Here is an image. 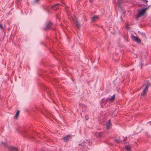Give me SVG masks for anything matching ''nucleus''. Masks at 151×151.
Returning a JSON list of instances; mask_svg holds the SVG:
<instances>
[{"label": "nucleus", "instance_id": "f257e3e1", "mask_svg": "<svg viewBox=\"0 0 151 151\" xmlns=\"http://www.w3.org/2000/svg\"><path fill=\"white\" fill-rule=\"evenodd\" d=\"M150 86V83L148 81H146L145 84L142 87V88H144L143 92L142 93L141 96H144L147 94V92L148 90V88Z\"/></svg>", "mask_w": 151, "mask_h": 151}, {"label": "nucleus", "instance_id": "6e6552de", "mask_svg": "<svg viewBox=\"0 0 151 151\" xmlns=\"http://www.w3.org/2000/svg\"><path fill=\"white\" fill-rule=\"evenodd\" d=\"M107 100L105 99H102L101 100V106L103 107L104 105H105L107 103Z\"/></svg>", "mask_w": 151, "mask_h": 151}, {"label": "nucleus", "instance_id": "4468645a", "mask_svg": "<svg viewBox=\"0 0 151 151\" xmlns=\"http://www.w3.org/2000/svg\"><path fill=\"white\" fill-rule=\"evenodd\" d=\"M2 145L4 147H7L8 149H9V147L10 146L8 145L5 142H1Z\"/></svg>", "mask_w": 151, "mask_h": 151}, {"label": "nucleus", "instance_id": "39448f33", "mask_svg": "<svg viewBox=\"0 0 151 151\" xmlns=\"http://www.w3.org/2000/svg\"><path fill=\"white\" fill-rule=\"evenodd\" d=\"M120 142L122 143H125V142L127 139L126 137H124V136H119Z\"/></svg>", "mask_w": 151, "mask_h": 151}, {"label": "nucleus", "instance_id": "423d86ee", "mask_svg": "<svg viewBox=\"0 0 151 151\" xmlns=\"http://www.w3.org/2000/svg\"><path fill=\"white\" fill-rule=\"evenodd\" d=\"M133 40H134L137 43H139L141 42V40L136 37L133 36L132 37Z\"/></svg>", "mask_w": 151, "mask_h": 151}, {"label": "nucleus", "instance_id": "9d476101", "mask_svg": "<svg viewBox=\"0 0 151 151\" xmlns=\"http://www.w3.org/2000/svg\"><path fill=\"white\" fill-rule=\"evenodd\" d=\"M119 139V136H117L114 138V141L116 143H120Z\"/></svg>", "mask_w": 151, "mask_h": 151}, {"label": "nucleus", "instance_id": "f03ea898", "mask_svg": "<svg viewBox=\"0 0 151 151\" xmlns=\"http://www.w3.org/2000/svg\"><path fill=\"white\" fill-rule=\"evenodd\" d=\"M149 6L145 8H142L141 10L139 11L137 16L136 18H138L141 16H143L145 12L147 9L149 8Z\"/></svg>", "mask_w": 151, "mask_h": 151}, {"label": "nucleus", "instance_id": "f3484780", "mask_svg": "<svg viewBox=\"0 0 151 151\" xmlns=\"http://www.w3.org/2000/svg\"><path fill=\"white\" fill-rule=\"evenodd\" d=\"M126 149L128 151H129L131 149V147L129 146H127L125 147Z\"/></svg>", "mask_w": 151, "mask_h": 151}, {"label": "nucleus", "instance_id": "7ed1b4c3", "mask_svg": "<svg viewBox=\"0 0 151 151\" xmlns=\"http://www.w3.org/2000/svg\"><path fill=\"white\" fill-rule=\"evenodd\" d=\"M45 25V27L44 28L45 30H50L51 29H52L53 30L55 29V28H52V27L53 24L51 22H47Z\"/></svg>", "mask_w": 151, "mask_h": 151}, {"label": "nucleus", "instance_id": "9b49d317", "mask_svg": "<svg viewBox=\"0 0 151 151\" xmlns=\"http://www.w3.org/2000/svg\"><path fill=\"white\" fill-rule=\"evenodd\" d=\"M58 5H59V4H56L52 6L51 7V9H52L54 10H56L58 8Z\"/></svg>", "mask_w": 151, "mask_h": 151}, {"label": "nucleus", "instance_id": "412c9836", "mask_svg": "<svg viewBox=\"0 0 151 151\" xmlns=\"http://www.w3.org/2000/svg\"><path fill=\"white\" fill-rule=\"evenodd\" d=\"M40 0H35L34 1H35V2L36 3V2H38Z\"/></svg>", "mask_w": 151, "mask_h": 151}, {"label": "nucleus", "instance_id": "20e7f679", "mask_svg": "<svg viewBox=\"0 0 151 151\" xmlns=\"http://www.w3.org/2000/svg\"><path fill=\"white\" fill-rule=\"evenodd\" d=\"M73 137V136L71 135H66L63 138V141L65 142H68L70 139H71Z\"/></svg>", "mask_w": 151, "mask_h": 151}, {"label": "nucleus", "instance_id": "aec40b11", "mask_svg": "<svg viewBox=\"0 0 151 151\" xmlns=\"http://www.w3.org/2000/svg\"><path fill=\"white\" fill-rule=\"evenodd\" d=\"M85 143L84 142H82L81 144H79V145H81V146H83L84 145Z\"/></svg>", "mask_w": 151, "mask_h": 151}, {"label": "nucleus", "instance_id": "a211bd4d", "mask_svg": "<svg viewBox=\"0 0 151 151\" xmlns=\"http://www.w3.org/2000/svg\"><path fill=\"white\" fill-rule=\"evenodd\" d=\"M4 27L2 24H0V29L2 31H4Z\"/></svg>", "mask_w": 151, "mask_h": 151}, {"label": "nucleus", "instance_id": "1a4fd4ad", "mask_svg": "<svg viewBox=\"0 0 151 151\" xmlns=\"http://www.w3.org/2000/svg\"><path fill=\"white\" fill-rule=\"evenodd\" d=\"M99 19V16H94L91 18V21L93 22H94L97 20Z\"/></svg>", "mask_w": 151, "mask_h": 151}, {"label": "nucleus", "instance_id": "dca6fc26", "mask_svg": "<svg viewBox=\"0 0 151 151\" xmlns=\"http://www.w3.org/2000/svg\"><path fill=\"white\" fill-rule=\"evenodd\" d=\"M123 0H117V3L119 6V5L123 3Z\"/></svg>", "mask_w": 151, "mask_h": 151}, {"label": "nucleus", "instance_id": "2eb2a0df", "mask_svg": "<svg viewBox=\"0 0 151 151\" xmlns=\"http://www.w3.org/2000/svg\"><path fill=\"white\" fill-rule=\"evenodd\" d=\"M19 113L20 112L19 110H18L17 111L16 115H15L14 117L15 119H17L18 117L19 116Z\"/></svg>", "mask_w": 151, "mask_h": 151}, {"label": "nucleus", "instance_id": "f8f14e48", "mask_svg": "<svg viewBox=\"0 0 151 151\" xmlns=\"http://www.w3.org/2000/svg\"><path fill=\"white\" fill-rule=\"evenodd\" d=\"M74 22L76 25V27L78 28H79L80 27V25L78 21L76 20L74 21Z\"/></svg>", "mask_w": 151, "mask_h": 151}, {"label": "nucleus", "instance_id": "ddd939ff", "mask_svg": "<svg viewBox=\"0 0 151 151\" xmlns=\"http://www.w3.org/2000/svg\"><path fill=\"white\" fill-rule=\"evenodd\" d=\"M102 133L101 132H96L95 133V135L96 136L98 137H101Z\"/></svg>", "mask_w": 151, "mask_h": 151}, {"label": "nucleus", "instance_id": "6ab92c4d", "mask_svg": "<svg viewBox=\"0 0 151 151\" xmlns=\"http://www.w3.org/2000/svg\"><path fill=\"white\" fill-rule=\"evenodd\" d=\"M115 98V95H114L110 98V101H111V102H112V100H114V99Z\"/></svg>", "mask_w": 151, "mask_h": 151}, {"label": "nucleus", "instance_id": "4be33fe9", "mask_svg": "<svg viewBox=\"0 0 151 151\" xmlns=\"http://www.w3.org/2000/svg\"><path fill=\"white\" fill-rule=\"evenodd\" d=\"M89 1H90L91 3V2H92V0H89Z\"/></svg>", "mask_w": 151, "mask_h": 151}, {"label": "nucleus", "instance_id": "0eeeda50", "mask_svg": "<svg viewBox=\"0 0 151 151\" xmlns=\"http://www.w3.org/2000/svg\"><path fill=\"white\" fill-rule=\"evenodd\" d=\"M112 126L110 119H109L106 123V128L109 129Z\"/></svg>", "mask_w": 151, "mask_h": 151}]
</instances>
